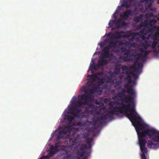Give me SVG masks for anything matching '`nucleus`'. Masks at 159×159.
<instances>
[{"label": "nucleus", "instance_id": "nucleus-8", "mask_svg": "<svg viewBox=\"0 0 159 159\" xmlns=\"http://www.w3.org/2000/svg\"><path fill=\"white\" fill-rule=\"evenodd\" d=\"M124 31H121L120 32H116V35H115V37L117 39H120L121 38L124 37L125 38H129L130 36L129 33L126 32V33L121 35V34L124 33Z\"/></svg>", "mask_w": 159, "mask_h": 159}, {"label": "nucleus", "instance_id": "nucleus-49", "mask_svg": "<svg viewBox=\"0 0 159 159\" xmlns=\"http://www.w3.org/2000/svg\"><path fill=\"white\" fill-rule=\"evenodd\" d=\"M69 115L68 114H65L64 117V119L65 120H67L69 117Z\"/></svg>", "mask_w": 159, "mask_h": 159}, {"label": "nucleus", "instance_id": "nucleus-38", "mask_svg": "<svg viewBox=\"0 0 159 159\" xmlns=\"http://www.w3.org/2000/svg\"><path fill=\"white\" fill-rule=\"evenodd\" d=\"M133 20L136 23H138L140 21L138 16H136L134 17Z\"/></svg>", "mask_w": 159, "mask_h": 159}, {"label": "nucleus", "instance_id": "nucleus-42", "mask_svg": "<svg viewBox=\"0 0 159 159\" xmlns=\"http://www.w3.org/2000/svg\"><path fill=\"white\" fill-rule=\"evenodd\" d=\"M87 89V88H86V87L85 86H83L81 88V90L82 92H84V93H85V91Z\"/></svg>", "mask_w": 159, "mask_h": 159}, {"label": "nucleus", "instance_id": "nucleus-29", "mask_svg": "<svg viewBox=\"0 0 159 159\" xmlns=\"http://www.w3.org/2000/svg\"><path fill=\"white\" fill-rule=\"evenodd\" d=\"M55 152L54 151H50L48 153V155L46 156V157L47 158H49V157L53 156L54 154H55Z\"/></svg>", "mask_w": 159, "mask_h": 159}, {"label": "nucleus", "instance_id": "nucleus-55", "mask_svg": "<svg viewBox=\"0 0 159 159\" xmlns=\"http://www.w3.org/2000/svg\"><path fill=\"white\" fill-rule=\"evenodd\" d=\"M120 69L119 68L116 67L115 68V71H116V72L119 73L120 72Z\"/></svg>", "mask_w": 159, "mask_h": 159}, {"label": "nucleus", "instance_id": "nucleus-46", "mask_svg": "<svg viewBox=\"0 0 159 159\" xmlns=\"http://www.w3.org/2000/svg\"><path fill=\"white\" fill-rule=\"evenodd\" d=\"M98 120L93 119V125H95L97 123V121L98 120Z\"/></svg>", "mask_w": 159, "mask_h": 159}, {"label": "nucleus", "instance_id": "nucleus-3", "mask_svg": "<svg viewBox=\"0 0 159 159\" xmlns=\"http://www.w3.org/2000/svg\"><path fill=\"white\" fill-rule=\"evenodd\" d=\"M78 101L77 103L75 101H73L71 104L70 106L69 107L70 110L75 112V113L78 114L81 118L84 117L85 116L84 114V112L82 111L81 108H83L84 106L88 105L90 107H93V105L92 104H89L85 101L79 100Z\"/></svg>", "mask_w": 159, "mask_h": 159}, {"label": "nucleus", "instance_id": "nucleus-37", "mask_svg": "<svg viewBox=\"0 0 159 159\" xmlns=\"http://www.w3.org/2000/svg\"><path fill=\"white\" fill-rule=\"evenodd\" d=\"M60 147V145L58 143H57L56 144L55 146V151L56 152H57L59 149H58V148Z\"/></svg>", "mask_w": 159, "mask_h": 159}, {"label": "nucleus", "instance_id": "nucleus-2", "mask_svg": "<svg viewBox=\"0 0 159 159\" xmlns=\"http://www.w3.org/2000/svg\"><path fill=\"white\" fill-rule=\"evenodd\" d=\"M125 88L127 90V93L129 94V95L126 97L124 94L125 92L123 90L122 92H118L117 94L112 97V99L114 100H118V98H124L122 99V102H124L125 103L128 104V103H131V106H134L135 107V104L134 99L135 97L136 96V93L134 91L133 87L132 85H130L128 84L125 85Z\"/></svg>", "mask_w": 159, "mask_h": 159}, {"label": "nucleus", "instance_id": "nucleus-48", "mask_svg": "<svg viewBox=\"0 0 159 159\" xmlns=\"http://www.w3.org/2000/svg\"><path fill=\"white\" fill-rule=\"evenodd\" d=\"M115 23L116 24H119L118 23V20H113V21H112V24Z\"/></svg>", "mask_w": 159, "mask_h": 159}, {"label": "nucleus", "instance_id": "nucleus-45", "mask_svg": "<svg viewBox=\"0 0 159 159\" xmlns=\"http://www.w3.org/2000/svg\"><path fill=\"white\" fill-rule=\"evenodd\" d=\"M148 8L152 11L153 10V9L152 8V4L151 3H150L148 6Z\"/></svg>", "mask_w": 159, "mask_h": 159}, {"label": "nucleus", "instance_id": "nucleus-7", "mask_svg": "<svg viewBox=\"0 0 159 159\" xmlns=\"http://www.w3.org/2000/svg\"><path fill=\"white\" fill-rule=\"evenodd\" d=\"M108 61L105 59L100 57L98 61V63L97 64V67L98 68H101L102 66H103L105 65L108 64Z\"/></svg>", "mask_w": 159, "mask_h": 159}, {"label": "nucleus", "instance_id": "nucleus-23", "mask_svg": "<svg viewBox=\"0 0 159 159\" xmlns=\"http://www.w3.org/2000/svg\"><path fill=\"white\" fill-rule=\"evenodd\" d=\"M110 46L108 45V46L104 47L102 51L104 53H110Z\"/></svg>", "mask_w": 159, "mask_h": 159}, {"label": "nucleus", "instance_id": "nucleus-33", "mask_svg": "<svg viewBox=\"0 0 159 159\" xmlns=\"http://www.w3.org/2000/svg\"><path fill=\"white\" fill-rule=\"evenodd\" d=\"M142 24L143 26H144L147 28H148V23L147 20H145V21L142 22L141 23Z\"/></svg>", "mask_w": 159, "mask_h": 159}, {"label": "nucleus", "instance_id": "nucleus-26", "mask_svg": "<svg viewBox=\"0 0 159 159\" xmlns=\"http://www.w3.org/2000/svg\"><path fill=\"white\" fill-rule=\"evenodd\" d=\"M117 42L118 43V45L120 46H122L123 45H126L128 44V42L126 41L125 42H123L122 41H117Z\"/></svg>", "mask_w": 159, "mask_h": 159}, {"label": "nucleus", "instance_id": "nucleus-50", "mask_svg": "<svg viewBox=\"0 0 159 159\" xmlns=\"http://www.w3.org/2000/svg\"><path fill=\"white\" fill-rule=\"evenodd\" d=\"M120 25L122 26H125L127 25V23L123 21L121 23Z\"/></svg>", "mask_w": 159, "mask_h": 159}, {"label": "nucleus", "instance_id": "nucleus-56", "mask_svg": "<svg viewBox=\"0 0 159 159\" xmlns=\"http://www.w3.org/2000/svg\"><path fill=\"white\" fill-rule=\"evenodd\" d=\"M153 55L155 57H158V52H155V53H154Z\"/></svg>", "mask_w": 159, "mask_h": 159}, {"label": "nucleus", "instance_id": "nucleus-62", "mask_svg": "<svg viewBox=\"0 0 159 159\" xmlns=\"http://www.w3.org/2000/svg\"><path fill=\"white\" fill-rule=\"evenodd\" d=\"M76 158L77 159H80V157H77Z\"/></svg>", "mask_w": 159, "mask_h": 159}, {"label": "nucleus", "instance_id": "nucleus-63", "mask_svg": "<svg viewBox=\"0 0 159 159\" xmlns=\"http://www.w3.org/2000/svg\"><path fill=\"white\" fill-rule=\"evenodd\" d=\"M157 3L159 4V0H158L157 1Z\"/></svg>", "mask_w": 159, "mask_h": 159}, {"label": "nucleus", "instance_id": "nucleus-30", "mask_svg": "<svg viewBox=\"0 0 159 159\" xmlns=\"http://www.w3.org/2000/svg\"><path fill=\"white\" fill-rule=\"evenodd\" d=\"M125 79L128 81L129 83H131L132 82V80L131 79V75H128L125 77Z\"/></svg>", "mask_w": 159, "mask_h": 159}, {"label": "nucleus", "instance_id": "nucleus-35", "mask_svg": "<svg viewBox=\"0 0 159 159\" xmlns=\"http://www.w3.org/2000/svg\"><path fill=\"white\" fill-rule=\"evenodd\" d=\"M150 52V51L149 50H145L143 54V55H144V58H146L147 57V55H148Z\"/></svg>", "mask_w": 159, "mask_h": 159}, {"label": "nucleus", "instance_id": "nucleus-22", "mask_svg": "<svg viewBox=\"0 0 159 159\" xmlns=\"http://www.w3.org/2000/svg\"><path fill=\"white\" fill-rule=\"evenodd\" d=\"M157 22V20L154 18L149 20V22L148 23V25L150 26H152V25H154Z\"/></svg>", "mask_w": 159, "mask_h": 159}, {"label": "nucleus", "instance_id": "nucleus-58", "mask_svg": "<svg viewBox=\"0 0 159 159\" xmlns=\"http://www.w3.org/2000/svg\"><path fill=\"white\" fill-rule=\"evenodd\" d=\"M153 52L154 53L157 52V48H153Z\"/></svg>", "mask_w": 159, "mask_h": 159}, {"label": "nucleus", "instance_id": "nucleus-41", "mask_svg": "<svg viewBox=\"0 0 159 159\" xmlns=\"http://www.w3.org/2000/svg\"><path fill=\"white\" fill-rule=\"evenodd\" d=\"M120 50L121 52H125L126 51V48L122 47L120 48Z\"/></svg>", "mask_w": 159, "mask_h": 159}, {"label": "nucleus", "instance_id": "nucleus-59", "mask_svg": "<svg viewBox=\"0 0 159 159\" xmlns=\"http://www.w3.org/2000/svg\"><path fill=\"white\" fill-rule=\"evenodd\" d=\"M47 158L46 157V156H43L42 157H40L39 158V159H45L46 158Z\"/></svg>", "mask_w": 159, "mask_h": 159}, {"label": "nucleus", "instance_id": "nucleus-21", "mask_svg": "<svg viewBox=\"0 0 159 159\" xmlns=\"http://www.w3.org/2000/svg\"><path fill=\"white\" fill-rule=\"evenodd\" d=\"M128 57V56H121L120 57L119 59L121 60H122L123 61H129V59Z\"/></svg>", "mask_w": 159, "mask_h": 159}, {"label": "nucleus", "instance_id": "nucleus-52", "mask_svg": "<svg viewBox=\"0 0 159 159\" xmlns=\"http://www.w3.org/2000/svg\"><path fill=\"white\" fill-rule=\"evenodd\" d=\"M137 29H141L143 27V25H142V23H141V24H140L139 26L138 25H137Z\"/></svg>", "mask_w": 159, "mask_h": 159}, {"label": "nucleus", "instance_id": "nucleus-34", "mask_svg": "<svg viewBox=\"0 0 159 159\" xmlns=\"http://www.w3.org/2000/svg\"><path fill=\"white\" fill-rule=\"evenodd\" d=\"M128 15L129 16H132L134 14V11L131 10H128L126 11Z\"/></svg>", "mask_w": 159, "mask_h": 159}, {"label": "nucleus", "instance_id": "nucleus-20", "mask_svg": "<svg viewBox=\"0 0 159 159\" xmlns=\"http://www.w3.org/2000/svg\"><path fill=\"white\" fill-rule=\"evenodd\" d=\"M87 148H88V146L87 147L86 144H82L80 146L79 150L80 151V152L85 151L84 150Z\"/></svg>", "mask_w": 159, "mask_h": 159}, {"label": "nucleus", "instance_id": "nucleus-25", "mask_svg": "<svg viewBox=\"0 0 159 159\" xmlns=\"http://www.w3.org/2000/svg\"><path fill=\"white\" fill-rule=\"evenodd\" d=\"M64 134H63L62 131L60 130L58 133V135L57 136V138L58 139L62 138H63L64 136Z\"/></svg>", "mask_w": 159, "mask_h": 159}, {"label": "nucleus", "instance_id": "nucleus-14", "mask_svg": "<svg viewBox=\"0 0 159 159\" xmlns=\"http://www.w3.org/2000/svg\"><path fill=\"white\" fill-rule=\"evenodd\" d=\"M113 56L112 54H110L109 53H102L100 56V57L106 59L108 57H111Z\"/></svg>", "mask_w": 159, "mask_h": 159}, {"label": "nucleus", "instance_id": "nucleus-4", "mask_svg": "<svg viewBox=\"0 0 159 159\" xmlns=\"http://www.w3.org/2000/svg\"><path fill=\"white\" fill-rule=\"evenodd\" d=\"M139 59V57H138L137 58L135 61L134 62V64L129 67L126 66H123V69H125L126 70H133V72H137L139 74H137L134 73L130 72L129 73H126L127 74H130L133 77L134 79L136 80L139 77V75L142 71V69L143 67V64L142 63L139 62L138 60Z\"/></svg>", "mask_w": 159, "mask_h": 159}, {"label": "nucleus", "instance_id": "nucleus-15", "mask_svg": "<svg viewBox=\"0 0 159 159\" xmlns=\"http://www.w3.org/2000/svg\"><path fill=\"white\" fill-rule=\"evenodd\" d=\"M127 33H129V34H130V36L131 35L132 36V37L129 39L130 41L133 42L134 41L135 38L134 37L137 36L138 35V33L137 32H134L132 33H130L129 32H127Z\"/></svg>", "mask_w": 159, "mask_h": 159}, {"label": "nucleus", "instance_id": "nucleus-9", "mask_svg": "<svg viewBox=\"0 0 159 159\" xmlns=\"http://www.w3.org/2000/svg\"><path fill=\"white\" fill-rule=\"evenodd\" d=\"M158 36V35L157 33H155L154 34L152 35L154 40V41L153 42L151 45V47L152 48H156V45L157 44V42L156 41V40H158V38H159V36Z\"/></svg>", "mask_w": 159, "mask_h": 159}, {"label": "nucleus", "instance_id": "nucleus-18", "mask_svg": "<svg viewBox=\"0 0 159 159\" xmlns=\"http://www.w3.org/2000/svg\"><path fill=\"white\" fill-rule=\"evenodd\" d=\"M117 45V43L114 41H111L108 45L111 48L112 47L114 48H116Z\"/></svg>", "mask_w": 159, "mask_h": 159}, {"label": "nucleus", "instance_id": "nucleus-11", "mask_svg": "<svg viewBox=\"0 0 159 159\" xmlns=\"http://www.w3.org/2000/svg\"><path fill=\"white\" fill-rule=\"evenodd\" d=\"M110 109H108V110H106L105 112L106 113V114L107 116V118L109 117L111 118H112L113 117V116L114 112L111 110H110Z\"/></svg>", "mask_w": 159, "mask_h": 159}, {"label": "nucleus", "instance_id": "nucleus-43", "mask_svg": "<svg viewBox=\"0 0 159 159\" xmlns=\"http://www.w3.org/2000/svg\"><path fill=\"white\" fill-rule=\"evenodd\" d=\"M143 17V15L142 14H140L139 15V16H138V17H139V19L140 21L142 20Z\"/></svg>", "mask_w": 159, "mask_h": 159}, {"label": "nucleus", "instance_id": "nucleus-32", "mask_svg": "<svg viewBox=\"0 0 159 159\" xmlns=\"http://www.w3.org/2000/svg\"><path fill=\"white\" fill-rule=\"evenodd\" d=\"M155 16H154V14L152 13L146 14L145 15V17L147 18H150L152 17H155Z\"/></svg>", "mask_w": 159, "mask_h": 159}, {"label": "nucleus", "instance_id": "nucleus-57", "mask_svg": "<svg viewBox=\"0 0 159 159\" xmlns=\"http://www.w3.org/2000/svg\"><path fill=\"white\" fill-rule=\"evenodd\" d=\"M114 52L115 53H118L119 52V50L118 49L115 48Z\"/></svg>", "mask_w": 159, "mask_h": 159}, {"label": "nucleus", "instance_id": "nucleus-61", "mask_svg": "<svg viewBox=\"0 0 159 159\" xmlns=\"http://www.w3.org/2000/svg\"><path fill=\"white\" fill-rule=\"evenodd\" d=\"M158 16H159V14L158 15ZM155 17H156L157 19V20L159 21V17H158L157 16H155Z\"/></svg>", "mask_w": 159, "mask_h": 159}, {"label": "nucleus", "instance_id": "nucleus-24", "mask_svg": "<svg viewBox=\"0 0 159 159\" xmlns=\"http://www.w3.org/2000/svg\"><path fill=\"white\" fill-rule=\"evenodd\" d=\"M122 5L127 8H129L130 6V5L128 4V0H123Z\"/></svg>", "mask_w": 159, "mask_h": 159}, {"label": "nucleus", "instance_id": "nucleus-27", "mask_svg": "<svg viewBox=\"0 0 159 159\" xmlns=\"http://www.w3.org/2000/svg\"><path fill=\"white\" fill-rule=\"evenodd\" d=\"M120 16L122 18L124 19H126L128 17V15L126 11H124L123 14L120 15Z\"/></svg>", "mask_w": 159, "mask_h": 159}, {"label": "nucleus", "instance_id": "nucleus-64", "mask_svg": "<svg viewBox=\"0 0 159 159\" xmlns=\"http://www.w3.org/2000/svg\"><path fill=\"white\" fill-rule=\"evenodd\" d=\"M157 3L159 4V0H158L157 1Z\"/></svg>", "mask_w": 159, "mask_h": 159}, {"label": "nucleus", "instance_id": "nucleus-51", "mask_svg": "<svg viewBox=\"0 0 159 159\" xmlns=\"http://www.w3.org/2000/svg\"><path fill=\"white\" fill-rule=\"evenodd\" d=\"M50 149L51 151H53L54 150H55V147L53 145H51L50 147Z\"/></svg>", "mask_w": 159, "mask_h": 159}, {"label": "nucleus", "instance_id": "nucleus-5", "mask_svg": "<svg viewBox=\"0 0 159 159\" xmlns=\"http://www.w3.org/2000/svg\"><path fill=\"white\" fill-rule=\"evenodd\" d=\"M94 89L87 88L85 91V94L79 95L78 96V99L79 100L85 101L89 104H91L90 101L92 100L93 94L94 93Z\"/></svg>", "mask_w": 159, "mask_h": 159}, {"label": "nucleus", "instance_id": "nucleus-12", "mask_svg": "<svg viewBox=\"0 0 159 159\" xmlns=\"http://www.w3.org/2000/svg\"><path fill=\"white\" fill-rule=\"evenodd\" d=\"M93 139L92 138H88L86 139V143L88 146V149L89 150H91L92 145L91 143L93 141Z\"/></svg>", "mask_w": 159, "mask_h": 159}, {"label": "nucleus", "instance_id": "nucleus-60", "mask_svg": "<svg viewBox=\"0 0 159 159\" xmlns=\"http://www.w3.org/2000/svg\"><path fill=\"white\" fill-rule=\"evenodd\" d=\"M117 20L118 23H119V24H120V23L122 21V19L121 18H119L118 20Z\"/></svg>", "mask_w": 159, "mask_h": 159}, {"label": "nucleus", "instance_id": "nucleus-10", "mask_svg": "<svg viewBox=\"0 0 159 159\" xmlns=\"http://www.w3.org/2000/svg\"><path fill=\"white\" fill-rule=\"evenodd\" d=\"M71 114H72V116H69L67 120L70 122H71L75 118H81L78 114H77V113H75V112L73 111H71Z\"/></svg>", "mask_w": 159, "mask_h": 159}, {"label": "nucleus", "instance_id": "nucleus-44", "mask_svg": "<svg viewBox=\"0 0 159 159\" xmlns=\"http://www.w3.org/2000/svg\"><path fill=\"white\" fill-rule=\"evenodd\" d=\"M149 1H152V0H141V1L142 2L146 4L148 3V2Z\"/></svg>", "mask_w": 159, "mask_h": 159}, {"label": "nucleus", "instance_id": "nucleus-36", "mask_svg": "<svg viewBox=\"0 0 159 159\" xmlns=\"http://www.w3.org/2000/svg\"><path fill=\"white\" fill-rule=\"evenodd\" d=\"M124 55L129 57L130 55V50H126V51L125 52Z\"/></svg>", "mask_w": 159, "mask_h": 159}, {"label": "nucleus", "instance_id": "nucleus-54", "mask_svg": "<svg viewBox=\"0 0 159 159\" xmlns=\"http://www.w3.org/2000/svg\"><path fill=\"white\" fill-rule=\"evenodd\" d=\"M112 21H113V20H111L109 22V25L111 27L113 26V24H112Z\"/></svg>", "mask_w": 159, "mask_h": 159}, {"label": "nucleus", "instance_id": "nucleus-17", "mask_svg": "<svg viewBox=\"0 0 159 159\" xmlns=\"http://www.w3.org/2000/svg\"><path fill=\"white\" fill-rule=\"evenodd\" d=\"M107 117L106 114V113L104 112L103 113L98 120H100L101 123H102V121L105 120L107 118Z\"/></svg>", "mask_w": 159, "mask_h": 159}, {"label": "nucleus", "instance_id": "nucleus-6", "mask_svg": "<svg viewBox=\"0 0 159 159\" xmlns=\"http://www.w3.org/2000/svg\"><path fill=\"white\" fill-rule=\"evenodd\" d=\"M91 152V150H89L88 152L86 151L80 152V150H77L76 153L78 156L80 157H83V159H87L88 157L90 155Z\"/></svg>", "mask_w": 159, "mask_h": 159}, {"label": "nucleus", "instance_id": "nucleus-40", "mask_svg": "<svg viewBox=\"0 0 159 159\" xmlns=\"http://www.w3.org/2000/svg\"><path fill=\"white\" fill-rule=\"evenodd\" d=\"M94 64V63H93V64ZM98 68L97 67V65H95L93 64V65H92L90 66V69L91 70H93V69L96 70L97 69V68Z\"/></svg>", "mask_w": 159, "mask_h": 159}, {"label": "nucleus", "instance_id": "nucleus-13", "mask_svg": "<svg viewBox=\"0 0 159 159\" xmlns=\"http://www.w3.org/2000/svg\"><path fill=\"white\" fill-rule=\"evenodd\" d=\"M124 105V102H119L118 101H115L111 102L109 103V105L110 106V108L114 107L113 106L115 105Z\"/></svg>", "mask_w": 159, "mask_h": 159}, {"label": "nucleus", "instance_id": "nucleus-19", "mask_svg": "<svg viewBox=\"0 0 159 159\" xmlns=\"http://www.w3.org/2000/svg\"><path fill=\"white\" fill-rule=\"evenodd\" d=\"M140 33L142 34L146 35L148 33H150L148 31V29L146 30L145 28L142 29L140 32Z\"/></svg>", "mask_w": 159, "mask_h": 159}, {"label": "nucleus", "instance_id": "nucleus-31", "mask_svg": "<svg viewBox=\"0 0 159 159\" xmlns=\"http://www.w3.org/2000/svg\"><path fill=\"white\" fill-rule=\"evenodd\" d=\"M66 129L67 130L69 134L70 133V131L72 130V127L70 125H66L65 127Z\"/></svg>", "mask_w": 159, "mask_h": 159}, {"label": "nucleus", "instance_id": "nucleus-16", "mask_svg": "<svg viewBox=\"0 0 159 159\" xmlns=\"http://www.w3.org/2000/svg\"><path fill=\"white\" fill-rule=\"evenodd\" d=\"M151 26V28H148V31L150 33H152L153 31L156 30H157L158 28H157V26L152 25V26ZM156 33H158V35H159V34L157 32V31Z\"/></svg>", "mask_w": 159, "mask_h": 159}, {"label": "nucleus", "instance_id": "nucleus-1", "mask_svg": "<svg viewBox=\"0 0 159 159\" xmlns=\"http://www.w3.org/2000/svg\"><path fill=\"white\" fill-rule=\"evenodd\" d=\"M115 115L119 116L120 114L123 115V111H124L126 116L129 118L131 122L134 124V126L137 129H140V126L144 127L141 123L142 120L141 117L138 115L135 111L134 106H131L130 103L126 105H116L110 108Z\"/></svg>", "mask_w": 159, "mask_h": 159}, {"label": "nucleus", "instance_id": "nucleus-53", "mask_svg": "<svg viewBox=\"0 0 159 159\" xmlns=\"http://www.w3.org/2000/svg\"><path fill=\"white\" fill-rule=\"evenodd\" d=\"M105 45V43L104 42H102L100 43V46L101 47Z\"/></svg>", "mask_w": 159, "mask_h": 159}, {"label": "nucleus", "instance_id": "nucleus-47", "mask_svg": "<svg viewBox=\"0 0 159 159\" xmlns=\"http://www.w3.org/2000/svg\"><path fill=\"white\" fill-rule=\"evenodd\" d=\"M145 50H144L143 48H140L139 49V51L141 53V55H143Z\"/></svg>", "mask_w": 159, "mask_h": 159}, {"label": "nucleus", "instance_id": "nucleus-28", "mask_svg": "<svg viewBox=\"0 0 159 159\" xmlns=\"http://www.w3.org/2000/svg\"><path fill=\"white\" fill-rule=\"evenodd\" d=\"M142 47L144 48L145 50L147 49L148 48L149 46V45L148 44V42H145L144 43H142L141 44Z\"/></svg>", "mask_w": 159, "mask_h": 159}, {"label": "nucleus", "instance_id": "nucleus-39", "mask_svg": "<svg viewBox=\"0 0 159 159\" xmlns=\"http://www.w3.org/2000/svg\"><path fill=\"white\" fill-rule=\"evenodd\" d=\"M62 133H63V134H64V135H66L67 134V133H68V131L65 128V129L61 130Z\"/></svg>", "mask_w": 159, "mask_h": 159}]
</instances>
